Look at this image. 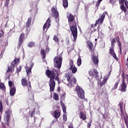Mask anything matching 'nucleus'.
<instances>
[{
    "label": "nucleus",
    "mask_w": 128,
    "mask_h": 128,
    "mask_svg": "<svg viewBox=\"0 0 128 128\" xmlns=\"http://www.w3.org/2000/svg\"><path fill=\"white\" fill-rule=\"evenodd\" d=\"M68 18L70 30L72 32V34L73 36L74 42H76V38H78V28L76 27V21L74 16L72 14H70Z\"/></svg>",
    "instance_id": "1"
},
{
    "label": "nucleus",
    "mask_w": 128,
    "mask_h": 128,
    "mask_svg": "<svg viewBox=\"0 0 128 128\" xmlns=\"http://www.w3.org/2000/svg\"><path fill=\"white\" fill-rule=\"evenodd\" d=\"M56 70L55 68H53L52 70H48V78H50V83L49 84L50 92H54L56 88V82L54 80L56 78Z\"/></svg>",
    "instance_id": "2"
},
{
    "label": "nucleus",
    "mask_w": 128,
    "mask_h": 128,
    "mask_svg": "<svg viewBox=\"0 0 128 128\" xmlns=\"http://www.w3.org/2000/svg\"><path fill=\"white\" fill-rule=\"evenodd\" d=\"M106 14H108V12H104L101 16L100 18H99L96 21L95 24H92L91 25L92 28H94V32H96V26L98 24H102V22H104V18H106Z\"/></svg>",
    "instance_id": "3"
},
{
    "label": "nucleus",
    "mask_w": 128,
    "mask_h": 128,
    "mask_svg": "<svg viewBox=\"0 0 128 128\" xmlns=\"http://www.w3.org/2000/svg\"><path fill=\"white\" fill-rule=\"evenodd\" d=\"M53 62L56 68H58L59 69L60 68H62V54L59 56H55L53 60Z\"/></svg>",
    "instance_id": "4"
},
{
    "label": "nucleus",
    "mask_w": 128,
    "mask_h": 128,
    "mask_svg": "<svg viewBox=\"0 0 128 128\" xmlns=\"http://www.w3.org/2000/svg\"><path fill=\"white\" fill-rule=\"evenodd\" d=\"M21 84L23 88H26L28 92H30L32 90V83L30 81L28 80L26 78H22Z\"/></svg>",
    "instance_id": "5"
},
{
    "label": "nucleus",
    "mask_w": 128,
    "mask_h": 128,
    "mask_svg": "<svg viewBox=\"0 0 128 128\" xmlns=\"http://www.w3.org/2000/svg\"><path fill=\"white\" fill-rule=\"evenodd\" d=\"M66 78H67V80L68 82V86L72 88V84H76V77L73 76L72 75L68 74L66 76Z\"/></svg>",
    "instance_id": "6"
},
{
    "label": "nucleus",
    "mask_w": 128,
    "mask_h": 128,
    "mask_svg": "<svg viewBox=\"0 0 128 128\" xmlns=\"http://www.w3.org/2000/svg\"><path fill=\"white\" fill-rule=\"evenodd\" d=\"M76 91L77 92V94L80 98L84 100V91L80 88V86H76Z\"/></svg>",
    "instance_id": "7"
},
{
    "label": "nucleus",
    "mask_w": 128,
    "mask_h": 128,
    "mask_svg": "<svg viewBox=\"0 0 128 128\" xmlns=\"http://www.w3.org/2000/svg\"><path fill=\"white\" fill-rule=\"evenodd\" d=\"M122 84L121 86V92H126V74L123 72L122 74Z\"/></svg>",
    "instance_id": "8"
},
{
    "label": "nucleus",
    "mask_w": 128,
    "mask_h": 128,
    "mask_svg": "<svg viewBox=\"0 0 128 128\" xmlns=\"http://www.w3.org/2000/svg\"><path fill=\"white\" fill-rule=\"evenodd\" d=\"M86 44H87L86 47L88 48L90 52H94L96 50V46H94V44L92 42L88 40L86 42Z\"/></svg>",
    "instance_id": "9"
},
{
    "label": "nucleus",
    "mask_w": 128,
    "mask_h": 128,
    "mask_svg": "<svg viewBox=\"0 0 128 128\" xmlns=\"http://www.w3.org/2000/svg\"><path fill=\"white\" fill-rule=\"evenodd\" d=\"M6 116L4 118L5 120H6V124L7 126H10V115L12 114V110H9L6 112Z\"/></svg>",
    "instance_id": "10"
},
{
    "label": "nucleus",
    "mask_w": 128,
    "mask_h": 128,
    "mask_svg": "<svg viewBox=\"0 0 128 128\" xmlns=\"http://www.w3.org/2000/svg\"><path fill=\"white\" fill-rule=\"evenodd\" d=\"M32 22V18H29L26 22V36L28 35V34H30V24Z\"/></svg>",
    "instance_id": "11"
},
{
    "label": "nucleus",
    "mask_w": 128,
    "mask_h": 128,
    "mask_svg": "<svg viewBox=\"0 0 128 128\" xmlns=\"http://www.w3.org/2000/svg\"><path fill=\"white\" fill-rule=\"evenodd\" d=\"M24 33L22 32L19 37L18 38V45L17 46V48L18 50L22 46V42H24Z\"/></svg>",
    "instance_id": "12"
},
{
    "label": "nucleus",
    "mask_w": 128,
    "mask_h": 128,
    "mask_svg": "<svg viewBox=\"0 0 128 128\" xmlns=\"http://www.w3.org/2000/svg\"><path fill=\"white\" fill-rule=\"evenodd\" d=\"M124 2H126V0H119V4H121L120 6V8L121 10H122V12H124V14H126L127 10H126V8L124 4Z\"/></svg>",
    "instance_id": "13"
},
{
    "label": "nucleus",
    "mask_w": 128,
    "mask_h": 128,
    "mask_svg": "<svg viewBox=\"0 0 128 128\" xmlns=\"http://www.w3.org/2000/svg\"><path fill=\"white\" fill-rule=\"evenodd\" d=\"M88 74L91 76H94L95 78H98V72L96 69H94L89 71Z\"/></svg>",
    "instance_id": "14"
},
{
    "label": "nucleus",
    "mask_w": 128,
    "mask_h": 128,
    "mask_svg": "<svg viewBox=\"0 0 128 128\" xmlns=\"http://www.w3.org/2000/svg\"><path fill=\"white\" fill-rule=\"evenodd\" d=\"M109 53L116 60H118V56H116V54L114 52V48H112L109 50Z\"/></svg>",
    "instance_id": "15"
},
{
    "label": "nucleus",
    "mask_w": 128,
    "mask_h": 128,
    "mask_svg": "<svg viewBox=\"0 0 128 128\" xmlns=\"http://www.w3.org/2000/svg\"><path fill=\"white\" fill-rule=\"evenodd\" d=\"M116 42L118 43V46H119V49L120 50V54L122 55V42L120 41V37L118 36H116Z\"/></svg>",
    "instance_id": "16"
},
{
    "label": "nucleus",
    "mask_w": 128,
    "mask_h": 128,
    "mask_svg": "<svg viewBox=\"0 0 128 128\" xmlns=\"http://www.w3.org/2000/svg\"><path fill=\"white\" fill-rule=\"evenodd\" d=\"M16 88L14 86L11 87L10 91V94L11 96H14L16 94Z\"/></svg>",
    "instance_id": "17"
},
{
    "label": "nucleus",
    "mask_w": 128,
    "mask_h": 128,
    "mask_svg": "<svg viewBox=\"0 0 128 128\" xmlns=\"http://www.w3.org/2000/svg\"><path fill=\"white\" fill-rule=\"evenodd\" d=\"M79 117L81 120H86V114L82 112H80L79 113Z\"/></svg>",
    "instance_id": "18"
},
{
    "label": "nucleus",
    "mask_w": 128,
    "mask_h": 128,
    "mask_svg": "<svg viewBox=\"0 0 128 128\" xmlns=\"http://www.w3.org/2000/svg\"><path fill=\"white\" fill-rule=\"evenodd\" d=\"M54 116L55 118H58L60 116V112L58 110H56L54 112Z\"/></svg>",
    "instance_id": "19"
},
{
    "label": "nucleus",
    "mask_w": 128,
    "mask_h": 128,
    "mask_svg": "<svg viewBox=\"0 0 128 128\" xmlns=\"http://www.w3.org/2000/svg\"><path fill=\"white\" fill-rule=\"evenodd\" d=\"M92 62L94 64H98V58L96 56H93Z\"/></svg>",
    "instance_id": "20"
},
{
    "label": "nucleus",
    "mask_w": 128,
    "mask_h": 128,
    "mask_svg": "<svg viewBox=\"0 0 128 128\" xmlns=\"http://www.w3.org/2000/svg\"><path fill=\"white\" fill-rule=\"evenodd\" d=\"M62 6L64 8H66L68 6V0H62Z\"/></svg>",
    "instance_id": "21"
},
{
    "label": "nucleus",
    "mask_w": 128,
    "mask_h": 128,
    "mask_svg": "<svg viewBox=\"0 0 128 128\" xmlns=\"http://www.w3.org/2000/svg\"><path fill=\"white\" fill-rule=\"evenodd\" d=\"M20 58L14 60L11 63L12 66H14L16 64H18V62H20Z\"/></svg>",
    "instance_id": "22"
},
{
    "label": "nucleus",
    "mask_w": 128,
    "mask_h": 128,
    "mask_svg": "<svg viewBox=\"0 0 128 128\" xmlns=\"http://www.w3.org/2000/svg\"><path fill=\"white\" fill-rule=\"evenodd\" d=\"M120 108V110L121 112V114L122 116H124V106H122V102H120L119 104Z\"/></svg>",
    "instance_id": "23"
},
{
    "label": "nucleus",
    "mask_w": 128,
    "mask_h": 128,
    "mask_svg": "<svg viewBox=\"0 0 128 128\" xmlns=\"http://www.w3.org/2000/svg\"><path fill=\"white\" fill-rule=\"evenodd\" d=\"M70 70H72V74H76L78 72V68L76 66L70 67Z\"/></svg>",
    "instance_id": "24"
},
{
    "label": "nucleus",
    "mask_w": 128,
    "mask_h": 128,
    "mask_svg": "<svg viewBox=\"0 0 128 128\" xmlns=\"http://www.w3.org/2000/svg\"><path fill=\"white\" fill-rule=\"evenodd\" d=\"M116 42V37L115 38H112V40L111 41V48H114V44Z\"/></svg>",
    "instance_id": "25"
},
{
    "label": "nucleus",
    "mask_w": 128,
    "mask_h": 128,
    "mask_svg": "<svg viewBox=\"0 0 128 128\" xmlns=\"http://www.w3.org/2000/svg\"><path fill=\"white\" fill-rule=\"evenodd\" d=\"M26 74L28 76H30V74H32L31 68H30V67H27L26 68Z\"/></svg>",
    "instance_id": "26"
},
{
    "label": "nucleus",
    "mask_w": 128,
    "mask_h": 128,
    "mask_svg": "<svg viewBox=\"0 0 128 128\" xmlns=\"http://www.w3.org/2000/svg\"><path fill=\"white\" fill-rule=\"evenodd\" d=\"M118 84H120V80L117 81L114 86V87L112 88V90H115L118 88Z\"/></svg>",
    "instance_id": "27"
},
{
    "label": "nucleus",
    "mask_w": 128,
    "mask_h": 128,
    "mask_svg": "<svg viewBox=\"0 0 128 128\" xmlns=\"http://www.w3.org/2000/svg\"><path fill=\"white\" fill-rule=\"evenodd\" d=\"M61 106L62 108L63 112H64V114H66V106H64V102L61 103Z\"/></svg>",
    "instance_id": "28"
},
{
    "label": "nucleus",
    "mask_w": 128,
    "mask_h": 128,
    "mask_svg": "<svg viewBox=\"0 0 128 128\" xmlns=\"http://www.w3.org/2000/svg\"><path fill=\"white\" fill-rule=\"evenodd\" d=\"M52 14L53 18H58L60 16L58 14V12H56L52 13Z\"/></svg>",
    "instance_id": "29"
},
{
    "label": "nucleus",
    "mask_w": 128,
    "mask_h": 128,
    "mask_svg": "<svg viewBox=\"0 0 128 128\" xmlns=\"http://www.w3.org/2000/svg\"><path fill=\"white\" fill-rule=\"evenodd\" d=\"M13 68H14V66H13L12 65L9 66L8 68V70H7L6 72V73L12 72Z\"/></svg>",
    "instance_id": "30"
},
{
    "label": "nucleus",
    "mask_w": 128,
    "mask_h": 128,
    "mask_svg": "<svg viewBox=\"0 0 128 128\" xmlns=\"http://www.w3.org/2000/svg\"><path fill=\"white\" fill-rule=\"evenodd\" d=\"M40 54L42 56L44 59L46 58V51H44V50L41 49Z\"/></svg>",
    "instance_id": "31"
},
{
    "label": "nucleus",
    "mask_w": 128,
    "mask_h": 128,
    "mask_svg": "<svg viewBox=\"0 0 128 128\" xmlns=\"http://www.w3.org/2000/svg\"><path fill=\"white\" fill-rule=\"evenodd\" d=\"M48 18L47 19V20L46 22L45 23V24H44V26H43V30L44 32H46L48 30V29L46 28V26H48Z\"/></svg>",
    "instance_id": "32"
},
{
    "label": "nucleus",
    "mask_w": 128,
    "mask_h": 128,
    "mask_svg": "<svg viewBox=\"0 0 128 128\" xmlns=\"http://www.w3.org/2000/svg\"><path fill=\"white\" fill-rule=\"evenodd\" d=\"M80 64H82V58L80 56H78V58L77 61V65L78 66H80Z\"/></svg>",
    "instance_id": "33"
},
{
    "label": "nucleus",
    "mask_w": 128,
    "mask_h": 128,
    "mask_svg": "<svg viewBox=\"0 0 128 128\" xmlns=\"http://www.w3.org/2000/svg\"><path fill=\"white\" fill-rule=\"evenodd\" d=\"M53 98L55 100H60V98H58V94L56 93H54Z\"/></svg>",
    "instance_id": "34"
},
{
    "label": "nucleus",
    "mask_w": 128,
    "mask_h": 128,
    "mask_svg": "<svg viewBox=\"0 0 128 128\" xmlns=\"http://www.w3.org/2000/svg\"><path fill=\"white\" fill-rule=\"evenodd\" d=\"M108 80V78H104L102 82H100V86H104V84H105L106 82V81Z\"/></svg>",
    "instance_id": "35"
},
{
    "label": "nucleus",
    "mask_w": 128,
    "mask_h": 128,
    "mask_svg": "<svg viewBox=\"0 0 128 128\" xmlns=\"http://www.w3.org/2000/svg\"><path fill=\"white\" fill-rule=\"evenodd\" d=\"M3 112H4V108L2 107V102L0 100V114H2Z\"/></svg>",
    "instance_id": "36"
},
{
    "label": "nucleus",
    "mask_w": 128,
    "mask_h": 128,
    "mask_svg": "<svg viewBox=\"0 0 128 128\" xmlns=\"http://www.w3.org/2000/svg\"><path fill=\"white\" fill-rule=\"evenodd\" d=\"M0 88L2 90H6V86H4V84L0 83Z\"/></svg>",
    "instance_id": "37"
},
{
    "label": "nucleus",
    "mask_w": 128,
    "mask_h": 128,
    "mask_svg": "<svg viewBox=\"0 0 128 128\" xmlns=\"http://www.w3.org/2000/svg\"><path fill=\"white\" fill-rule=\"evenodd\" d=\"M58 12V8H56V7L54 8V6H53L52 8H51L52 14L54 12Z\"/></svg>",
    "instance_id": "38"
},
{
    "label": "nucleus",
    "mask_w": 128,
    "mask_h": 128,
    "mask_svg": "<svg viewBox=\"0 0 128 128\" xmlns=\"http://www.w3.org/2000/svg\"><path fill=\"white\" fill-rule=\"evenodd\" d=\"M58 12V8H56V7L54 8V6H53L52 8H51L52 14L54 12Z\"/></svg>",
    "instance_id": "39"
},
{
    "label": "nucleus",
    "mask_w": 128,
    "mask_h": 128,
    "mask_svg": "<svg viewBox=\"0 0 128 128\" xmlns=\"http://www.w3.org/2000/svg\"><path fill=\"white\" fill-rule=\"evenodd\" d=\"M28 46L29 48H32V46H34V42H28Z\"/></svg>",
    "instance_id": "40"
},
{
    "label": "nucleus",
    "mask_w": 128,
    "mask_h": 128,
    "mask_svg": "<svg viewBox=\"0 0 128 128\" xmlns=\"http://www.w3.org/2000/svg\"><path fill=\"white\" fill-rule=\"evenodd\" d=\"M69 64L70 66V68L75 66L74 64V60H70L69 62Z\"/></svg>",
    "instance_id": "41"
},
{
    "label": "nucleus",
    "mask_w": 128,
    "mask_h": 128,
    "mask_svg": "<svg viewBox=\"0 0 128 128\" xmlns=\"http://www.w3.org/2000/svg\"><path fill=\"white\" fill-rule=\"evenodd\" d=\"M53 40L54 42H58V34L54 36Z\"/></svg>",
    "instance_id": "42"
},
{
    "label": "nucleus",
    "mask_w": 128,
    "mask_h": 128,
    "mask_svg": "<svg viewBox=\"0 0 128 128\" xmlns=\"http://www.w3.org/2000/svg\"><path fill=\"white\" fill-rule=\"evenodd\" d=\"M4 30L2 29H0V38H2L4 35Z\"/></svg>",
    "instance_id": "43"
},
{
    "label": "nucleus",
    "mask_w": 128,
    "mask_h": 128,
    "mask_svg": "<svg viewBox=\"0 0 128 128\" xmlns=\"http://www.w3.org/2000/svg\"><path fill=\"white\" fill-rule=\"evenodd\" d=\"M22 70V66H20L18 68H16V72L18 74V72H20Z\"/></svg>",
    "instance_id": "44"
},
{
    "label": "nucleus",
    "mask_w": 128,
    "mask_h": 128,
    "mask_svg": "<svg viewBox=\"0 0 128 128\" xmlns=\"http://www.w3.org/2000/svg\"><path fill=\"white\" fill-rule=\"evenodd\" d=\"M30 100H32V102H34V95L33 94H32L30 96Z\"/></svg>",
    "instance_id": "45"
},
{
    "label": "nucleus",
    "mask_w": 128,
    "mask_h": 128,
    "mask_svg": "<svg viewBox=\"0 0 128 128\" xmlns=\"http://www.w3.org/2000/svg\"><path fill=\"white\" fill-rule=\"evenodd\" d=\"M34 112H36V108H34L33 110L31 112V114H30L31 118H32L34 116Z\"/></svg>",
    "instance_id": "46"
},
{
    "label": "nucleus",
    "mask_w": 128,
    "mask_h": 128,
    "mask_svg": "<svg viewBox=\"0 0 128 128\" xmlns=\"http://www.w3.org/2000/svg\"><path fill=\"white\" fill-rule=\"evenodd\" d=\"M8 4H10V0H6V3L4 4L5 6L8 8Z\"/></svg>",
    "instance_id": "47"
},
{
    "label": "nucleus",
    "mask_w": 128,
    "mask_h": 128,
    "mask_svg": "<svg viewBox=\"0 0 128 128\" xmlns=\"http://www.w3.org/2000/svg\"><path fill=\"white\" fill-rule=\"evenodd\" d=\"M63 120L64 122H66V120H68V117L66 114H64L63 115Z\"/></svg>",
    "instance_id": "48"
},
{
    "label": "nucleus",
    "mask_w": 128,
    "mask_h": 128,
    "mask_svg": "<svg viewBox=\"0 0 128 128\" xmlns=\"http://www.w3.org/2000/svg\"><path fill=\"white\" fill-rule=\"evenodd\" d=\"M102 2L100 0H98L96 2V8H98L100 6V4Z\"/></svg>",
    "instance_id": "49"
},
{
    "label": "nucleus",
    "mask_w": 128,
    "mask_h": 128,
    "mask_svg": "<svg viewBox=\"0 0 128 128\" xmlns=\"http://www.w3.org/2000/svg\"><path fill=\"white\" fill-rule=\"evenodd\" d=\"M8 86H9L10 88H12V82L10 80L8 82Z\"/></svg>",
    "instance_id": "50"
},
{
    "label": "nucleus",
    "mask_w": 128,
    "mask_h": 128,
    "mask_svg": "<svg viewBox=\"0 0 128 128\" xmlns=\"http://www.w3.org/2000/svg\"><path fill=\"white\" fill-rule=\"evenodd\" d=\"M58 76H59L58 74H57L56 76H55L54 77L56 80H58V82L60 80V79L58 78Z\"/></svg>",
    "instance_id": "51"
},
{
    "label": "nucleus",
    "mask_w": 128,
    "mask_h": 128,
    "mask_svg": "<svg viewBox=\"0 0 128 128\" xmlns=\"http://www.w3.org/2000/svg\"><path fill=\"white\" fill-rule=\"evenodd\" d=\"M91 126H92V122L88 124L87 126L88 128H90Z\"/></svg>",
    "instance_id": "52"
},
{
    "label": "nucleus",
    "mask_w": 128,
    "mask_h": 128,
    "mask_svg": "<svg viewBox=\"0 0 128 128\" xmlns=\"http://www.w3.org/2000/svg\"><path fill=\"white\" fill-rule=\"evenodd\" d=\"M46 74L48 78V69H47L46 70Z\"/></svg>",
    "instance_id": "53"
},
{
    "label": "nucleus",
    "mask_w": 128,
    "mask_h": 128,
    "mask_svg": "<svg viewBox=\"0 0 128 128\" xmlns=\"http://www.w3.org/2000/svg\"><path fill=\"white\" fill-rule=\"evenodd\" d=\"M34 63H32V64H31L30 67H29L30 68H31V70H32V68H34Z\"/></svg>",
    "instance_id": "54"
},
{
    "label": "nucleus",
    "mask_w": 128,
    "mask_h": 128,
    "mask_svg": "<svg viewBox=\"0 0 128 128\" xmlns=\"http://www.w3.org/2000/svg\"><path fill=\"white\" fill-rule=\"evenodd\" d=\"M46 66H48V62L45 61V62H44V66L45 68H46Z\"/></svg>",
    "instance_id": "55"
},
{
    "label": "nucleus",
    "mask_w": 128,
    "mask_h": 128,
    "mask_svg": "<svg viewBox=\"0 0 128 128\" xmlns=\"http://www.w3.org/2000/svg\"><path fill=\"white\" fill-rule=\"evenodd\" d=\"M6 104L7 105V106H8V99H6Z\"/></svg>",
    "instance_id": "56"
},
{
    "label": "nucleus",
    "mask_w": 128,
    "mask_h": 128,
    "mask_svg": "<svg viewBox=\"0 0 128 128\" xmlns=\"http://www.w3.org/2000/svg\"><path fill=\"white\" fill-rule=\"evenodd\" d=\"M4 48H6V46L8 45V42H4Z\"/></svg>",
    "instance_id": "57"
},
{
    "label": "nucleus",
    "mask_w": 128,
    "mask_h": 128,
    "mask_svg": "<svg viewBox=\"0 0 128 128\" xmlns=\"http://www.w3.org/2000/svg\"><path fill=\"white\" fill-rule=\"evenodd\" d=\"M50 26V20L48 19V28Z\"/></svg>",
    "instance_id": "58"
},
{
    "label": "nucleus",
    "mask_w": 128,
    "mask_h": 128,
    "mask_svg": "<svg viewBox=\"0 0 128 128\" xmlns=\"http://www.w3.org/2000/svg\"><path fill=\"white\" fill-rule=\"evenodd\" d=\"M112 69H111L110 71V72H108V76H110V74H112Z\"/></svg>",
    "instance_id": "59"
},
{
    "label": "nucleus",
    "mask_w": 128,
    "mask_h": 128,
    "mask_svg": "<svg viewBox=\"0 0 128 128\" xmlns=\"http://www.w3.org/2000/svg\"><path fill=\"white\" fill-rule=\"evenodd\" d=\"M58 91L59 92H60V86L58 87Z\"/></svg>",
    "instance_id": "60"
},
{
    "label": "nucleus",
    "mask_w": 128,
    "mask_h": 128,
    "mask_svg": "<svg viewBox=\"0 0 128 128\" xmlns=\"http://www.w3.org/2000/svg\"><path fill=\"white\" fill-rule=\"evenodd\" d=\"M110 4H114V0H110Z\"/></svg>",
    "instance_id": "61"
},
{
    "label": "nucleus",
    "mask_w": 128,
    "mask_h": 128,
    "mask_svg": "<svg viewBox=\"0 0 128 128\" xmlns=\"http://www.w3.org/2000/svg\"><path fill=\"white\" fill-rule=\"evenodd\" d=\"M126 80L127 82H128V74H126Z\"/></svg>",
    "instance_id": "62"
},
{
    "label": "nucleus",
    "mask_w": 128,
    "mask_h": 128,
    "mask_svg": "<svg viewBox=\"0 0 128 128\" xmlns=\"http://www.w3.org/2000/svg\"><path fill=\"white\" fill-rule=\"evenodd\" d=\"M126 126L128 128V122H126Z\"/></svg>",
    "instance_id": "63"
},
{
    "label": "nucleus",
    "mask_w": 128,
    "mask_h": 128,
    "mask_svg": "<svg viewBox=\"0 0 128 128\" xmlns=\"http://www.w3.org/2000/svg\"><path fill=\"white\" fill-rule=\"evenodd\" d=\"M68 128H74V127H72V126H69Z\"/></svg>",
    "instance_id": "64"
}]
</instances>
